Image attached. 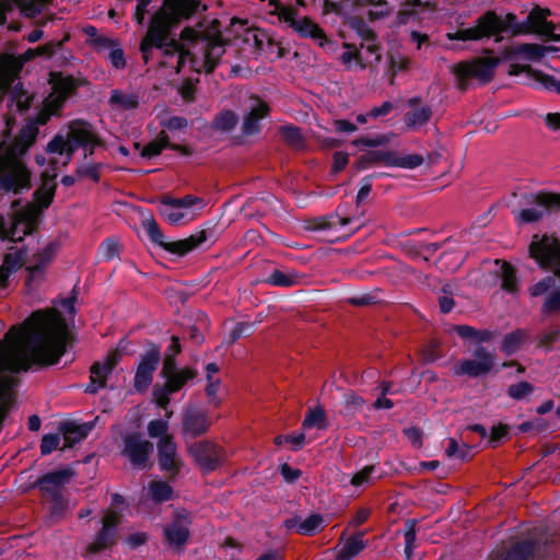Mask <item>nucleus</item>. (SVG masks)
Segmentation results:
<instances>
[{"mask_svg": "<svg viewBox=\"0 0 560 560\" xmlns=\"http://www.w3.org/2000/svg\"><path fill=\"white\" fill-rule=\"evenodd\" d=\"M362 162L366 163L362 167L382 165L387 167L416 168L423 163V156L420 154L400 155L395 151L373 148L362 156Z\"/></svg>", "mask_w": 560, "mask_h": 560, "instance_id": "nucleus-12", "label": "nucleus"}, {"mask_svg": "<svg viewBox=\"0 0 560 560\" xmlns=\"http://www.w3.org/2000/svg\"><path fill=\"white\" fill-rule=\"evenodd\" d=\"M51 2V0H11L14 9L20 10V14L26 19H33Z\"/></svg>", "mask_w": 560, "mask_h": 560, "instance_id": "nucleus-41", "label": "nucleus"}, {"mask_svg": "<svg viewBox=\"0 0 560 560\" xmlns=\"http://www.w3.org/2000/svg\"><path fill=\"white\" fill-rule=\"evenodd\" d=\"M172 394H174V392H171L166 384H164L163 386H154L152 393L154 402L164 410H167V406L170 404V395ZM172 415V411H166L167 418H171Z\"/></svg>", "mask_w": 560, "mask_h": 560, "instance_id": "nucleus-56", "label": "nucleus"}, {"mask_svg": "<svg viewBox=\"0 0 560 560\" xmlns=\"http://www.w3.org/2000/svg\"><path fill=\"white\" fill-rule=\"evenodd\" d=\"M158 459L161 470L176 476L182 468V460L177 453V445L173 436H165L158 442Z\"/></svg>", "mask_w": 560, "mask_h": 560, "instance_id": "nucleus-25", "label": "nucleus"}, {"mask_svg": "<svg viewBox=\"0 0 560 560\" xmlns=\"http://www.w3.org/2000/svg\"><path fill=\"white\" fill-rule=\"evenodd\" d=\"M528 339L526 330L517 329L506 335L501 345V350L505 354L510 355L516 352L521 346Z\"/></svg>", "mask_w": 560, "mask_h": 560, "instance_id": "nucleus-49", "label": "nucleus"}, {"mask_svg": "<svg viewBox=\"0 0 560 560\" xmlns=\"http://www.w3.org/2000/svg\"><path fill=\"white\" fill-rule=\"evenodd\" d=\"M168 144L175 151L183 155H189L192 150L189 144L172 143V142H129V147L117 143L114 149L122 156L132 155V158H147L151 159L159 155Z\"/></svg>", "mask_w": 560, "mask_h": 560, "instance_id": "nucleus-15", "label": "nucleus"}, {"mask_svg": "<svg viewBox=\"0 0 560 560\" xmlns=\"http://www.w3.org/2000/svg\"><path fill=\"white\" fill-rule=\"evenodd\" d=\"M197 372L194 369L184 368L166 377L165 384L168 386L171 392L176 393L180 390L188 381L195 378Z\"/></svg>", "mask_w": 560, "mask_h": 560, "instance_id": "nucleus-50", "label": "nucleus"}, {"mask_svg": "<svg viewBox=\"0 0 560 560\" xmlns=\"http://www.w3.org/2000/svg\"><path fill=\"white\" fill-rule=\"evenodd\" d=\"M139 49L144 63H149L152 59L153 49H159L165 59L176 58L174 68L177 73L182 71L187 61L195 71L200 72V69L197 68L198 58L173 35V30L160 23H149Z\"/></svg>", "mask_w": 560, "mask_h": 560, "instance_id": "nucleus-2", "label": "nucleus"}, {"mask_svg": "<svg viewBox=\"0 0 560 560\" xmlns=\"http://www.w3.org/2000/svg\"><path fill=\"white\" fill-rule=\"evenodd\" d=\"M454 330L463 339H474L477 342H488L494 337V332L488 329H476L468 325H456Z\"/></svg>", "mask_w": 560, "mask_h": 560, "instance_id": "nucleus-47", "label": "nucleus"}, {"mask_svg": "<svg viewBox=\"0 0 560 560\" xmlns=\"http://www.w3.org/2000/svg\"><path fill=\"white\" fill-rule=\"evenodd\" d=\"M26 252L23 249H15L4 255L0 267L4 269L10 276L20 270L25 264Z\"/></svg>", "mask_w": 560, "mask_h": 560, "instance_id": "nucleus-48", "label": "nucleus"}, {"mask_svg": "<svg viewBox=\"0 0 560 560\" xmlns=\"http://www.w3.org/2000/svg\"><path fill=\"white\" fill-rule=\"evenodd\" d=\"M54 105L55 103H49V98L46 97L36 115L32 117L39 127L46 125L52 116L60 115L62 109H57Z\"/></svg>", "mask_w": 560, "mask_h": 560, "instance_id": "nucleus-55", "label": "nucleus"}, {"mask_svg": "<svg viewBox=\"0 0 560 560\" xmlns=\"http://www.w3.org/2000/svg\"><path fill=\"white\" fill-rule=\"evenodd\" d=\"M69 40L70 34L66 33L60 40H50L47 43V45H54V47H51V51L49 54H46V58L51 59L57 68L71 67L75 60L72 51L65 48V44Z\"/></svg>", "mask_w": 560, "mask_h": 560, "instance_id": "nucleus-33", "label": "nucleus"}, {"mask_svg": "<svg viewBox=\"0 0 560 560\" xmlns=\"http://www.w3.org/2000/svg\"><path fill=\"white\" fill-rule=\"evenodd\" d=\"M498 57L477 58L470 62H462L457 66L455 74L458 88L466 90L471 79H478L482 84L489 83L494 77V70L500 63Z\"/></svg>", "mask_w": 560, "mask_h": 560, "instance_id": "nucleus-11", "label": "nucleus"}, {"mask_svg": "<svg viewBox=\"0 0 560 560\" xmlns=\"http://www.w3.org/2000/svg\"><path fill=\"white\" fill-rule=\"evenodd\" d=\"M9 94L10 101L15 104L16 110L20 114L27 112L33 103V96L24 89L20 78L15 80L10 88L5 89L4 96Z\"/></svg>", "mask_w": 560, "mask_h": 560, "instance_id": "nucleus-36", "label": "nucleus"}, {"mask_svg": "<svg viewBox=\"0 0 560 560\" xmlns=\"http://www.w3.org/2000/svg\"><path fill=\"white\" fill-rule=\"evenodd\" d=\"M501 278H502L501 288L504 291H506L509 293H515L517 291V278H516L515 269L511 264H509V262L502 264Z\"/></svg>", "mask_w": 560, "mask_h": 560, "instance_id": "nucleus-54", "label": "nucleus"}, {"mask_svg": "<svg viewBox=\"0 0 560 560\" xmlns=\"http://www.w3.org/2000/svg\"><path fill=\"white\" fill-rule=\"evenodd\" d=\"M50 502V516L55 518L63 517L68 509V500L62 495H58L47 500Z\"/></svg>", "mask_w": 560, "mask_h": 560, "instance_id": "nucleus-63", "label": "nucleus"}, {"mask_svg": "<svg viewBox=\"0 0 560 560\" xmlns=\"http://www.w3.org/2000/svg\"><path fill=\"white\" fill-rule=\"evenodd\" d=\"M269 5L273 8L270 13L276 14L281 22L287 23L292 28L293 22L299 18L298 9L285 5L279 0H269Z\"/></svg>", "mask_w": 560, "mask_h": 560, "instance_id": "nucleus-46", "label": "nucleus"}, {"mask_svg": "<svg viewBox=\"0 0 560 560\" xmlns=\"http://www.w3.org/2000/svg\"><path fill=\"white\" fill-rule=\"evenodd\" d=\"M326 415L324 409L315 408L308 411L305 419L303 420L302 427L303 429H311L313 427H317L318 429H324Z\"/></svg>", "mask_w": 560, "mask_h": 560, "instance_id": "nucleus-57", "label": "nucleus"}, {"mask_svg": "<svg viewBox=\"0 0 560 560\" xmlns=\"http://www.w3.org/2000/svg\"><path fill=\"white\" fill-rule=\"evenodd\" d=\"M207 5L200 0H163L162 5L151 16V23H160L174 30L180 22L192 18L200 11H206Z\"/></svg>", "mask_w": 560, "mask_h": 560, "instance_id": "nucleus-5", "label": "nucleus"}, {"mask_svg": "<svg viewBox=\"0 0 560 560\" xmlns=\"http://www.w3.org/2000/svg\"><path fill=\"white\" fill-rule=\"evenodd\" d=\"M518 23L516 14L512 12L506 13L502 19L495 11L488 10L476 20L474 26L458 28L454 34H448V38L467 42L489 39L495 36V42H500L502 33H510L515 37Z\"/></svg>", "mask_w": 560, "mask_h": 560, "instance_id": "nucleus-4", "label": "nucleus"}, {"mask_svg": "<svg viewBox=\"0 0 560 560\" xmlns=\"http://www.w3.org/2000/svg\"><path fill=\"white\" fill-rule=\"evenodd\" d=\"M549 15V9L534 8L524 21H520L518 27L515 30V37L528 34H537L540 36V32Z\"/></svg>", "mask_w": 560, "mask_h": 560, "instance_id": "nucleus-30", "label": "nucleus"}, {"mask_svg": "<svg viewBox=\"0 0 560 560\" xmlns=\"http://www.w3.org/2000/svg\"><path fill=\"white\" fill-rule=\"evenodd\" d=\"M103 142H48L47 152L51 154L50 163L56 166L58 164L67 165L71 160L74 150L82 145L85 151H92L95 144Z\"/></svg>", "mask_w": 560, "mask_h": 560, "instance_id": "nucleus-26", "label": "nucleus"}, {"mask_svg": "<svg viewBox=\"0 0 560 560\" xmlns=\"http://www.w3.org/2000/svg\"><path fill=\"white\" fill-rule=\"evenodd\" d=\"M92 425L89 423L75 424V423H66L62 425L61 431L65 440V445L67 447H71L74 444L84 440L89 432L91 431Z\"/></svg>", "mask_w": 560, "mask_h": 560, "instance_id": "nucleus-40", "label": "nucleus"}, {"mask_svg": "<svg viewBox=\"0 0 560 560\" xmlns=\"http://www.w3.org/2000/svg\"><path fill=\"white\" fill-rule=\"evenodd\" d=\"M212 422L208 415L201 410L189 409L185 411L183 417V435L184 438H197L208 432Z\"/></svg>", "mask_w": 560, "mask_h": 560, "instance_id": "nucleus-27", "label": "nucleus"}, {"mask_svg": "<svg viewBox=\"0 0 560 560\" xmlns=\"http://www.w3.org/2000/svg\"><path fill=\"white\" fill-rule=\"evenodd\" d=\"M529 256L541 268H549L560 277V241L553 235L535 234L529 244Z\"/></svg>", "mask_w": 560, "mask_h": 560, "instance_id": "nucleus-7", "label": "nucleus"}, {"mask_svg": "<svg viewBox=\"0 0 560 560\" xmlns=\"http://www.w3.org/2000/svg\"><path fill=\"white\" fill-rule=\"evenodd\" d=\"M305 279V275L298 271L276 269L269 275L266 282L273 287L290 288L304 283Z\"/></svg>", "mask_w": 560, "mask_h": 560, "instance_id": "nucleus-37", "label": "nucleus"}, {"mask_svg": "<svg viewBox=\"0 0 560 560\" xmlns=\"http://www.w3.org/2000/svg\"><path fill=\"white\" fill-rule=\"evenodd\" d=\"M269 106L261 101L250 108L248 113L244 115L242 124V132L245 136H255L261 130V121L268 116Z\"/></svg>", "mask_w": 560, "mask_h": 560, "instance_id": "nucleus-31", "label": "nucleus"}, {"mask_svg": "<svg viewBox=\"0 0 560 560\" xmlns=\"http://www.w3.org/2000/svg\"><path fill=\"white\" fill-rule=\"evenodd\" d=\"M69 337L60 312L36 311L23 324L12 326L0 341V371L54 365L65 354Z\"/></svg>", "mask_w": 560, "mask_h": 560, "instance_id": "nucleus-1", "label": "nucleus"}, {"mask_svg": "<svg viewBox=\"0 0 560 560\" xmlns=\"http://www.w3.org/2000/svg\"><path fill=\"white\" fill-rule=\"evenodd\" d=\"M323 522L322 515L312 514L304 521H301L299 517L288 518L284 521V526L288 529L296 528V533L301 535L312 536L323 526Z\"/></svg>", "mask_w": 560, "mask_h": 560, "instance_id": "nucleus-35", "label": "nucleus"}, {"mask_svg": "<svg viewBox=\"0 0 560 560\" xmlns=\"http://www.w3.org/2000/svg\"><path fill=\"white\" fill-rule=\"evenodd\" d=\"M121 522V515L108 510L102 518V527L95 534L93 541L86 547L85 556L98 553L112 549L119 539L118 526Z\"/></svg>", "mask_w": 560, "mask_h": 560, "instance_id": "nucleus-13", "label": "nucleus"}, {"mask_svg": "<svg viewBox=\"0 0 560 560\" xmlns=\"http://www.w3.org/2000/svg\"><path fill=\"white\" fill-rule=\"evenodd\" d=\"M292 30L302 38L314 39L322 48L331 44L323 28L308 16L298 18Z\"/></svg>", "mask_w": 560, "mask_h": 560, "instance_id": "nucleus-28", "label": "nucleus"}, {"mask_svg": "<svg viewBox=\"0 0 560 560\" xmlns=\"http://www.w3.org/2000/svg\"><path fill=\"white\" fill-rule=\"evenodd\" d=\"M345 24L353 30L363 42L376 40V34L370 28L364 19L348 16Z\"/></svg>", "mask_w": 560, "mask_h": 560, "instance_id": "nucleus-51", "label": "nucleus"}, {"mask_svg": "<svg viewBox=\"0 0 560 560\" xmlns=\"http://www.w3.org/2000/svg\"><path fill=\"white\" fill-rule=\"evenodd\" d=\"M54 45H40L36 48H28L23 54L15 56L12 54L4 52L0 56V89L5 92V89L20 78V73L23 70L24 65L27 61L33 60L37 56L46 58V54H49Z\"/></svg>", "mask_w": 560, "mask_h": 560, "instance_id": "nucleus-6", "label": "nucleus"}, {"mask_svg": "<svg viewBox=\"0 0 560 560\" xmlns=\"http://www.w3.org/2000/svg\"><path fill=\"white\" fill-rule=\"evenodd\" d=\"M474 355L475 359H465L458 362L454 368V374L457 376L479 377L488 374L494 366V355L487 351L486 348H477Z\"/></svg>", "mask_w": 560, "mask_h": 560, "instance_id": "nucleus-18", "label": "nucleus"}, {"mask_svg": "<svg viewBox=\"0 0 560 560\" xmlns=\"http://www.w3.org/2000/svg\"><path fill=\"white\" fill-rule=\"evenodd\" d=\"M13 378L0 377V425L7 417L13 399Z\"/></svg>", "mask_w": 560, "mask_h": 560, "instance_id": "nucleus-44", "label": "nucleus"}, {"mask_svg": "<svg viewBox=\"0 0 560 560\" xmlns=\"http://www.w3.org/2000/svg\"><path fill=\"white\" fill-rule=\"evenodd\" d=\"M201 203V200L187 195L183 198H164L161 201L160 213L173 225L180 223L183 220H191L194 215L190 213V209Z\"/></svg>", "mask_w": 560, "mask_h": 560, "instance_id": "nucleus-17", "label": "nucleus"}, {"mask_svg": "<svg viewBox=\"0 0 560 560\" xmlns=\"http://www.w3.org/2000/svg\"><path fill=\"white\" fill-rule=\"evenodd\" d=\"M238 116L230 109L220 112L212 121V128L221 131H230L236 127Z\"/></svg>", "mask_w": 560, "mask_h": 560, "instance_id": "nucleus-52", "label": "nucleus"}, {"mask_svg": "<svg viewBox=\"0 0 560 560\" xmlns=\"http://www.w3.org/2000/svg\"><path fill=\"white\" fill-rule=\"evenodd\" d=\"M364 535L365 532H359L348 538L339 552L340 559L349 560L362 551L365 548V542L363 540Z\"/></svg>", "mask_w": 560, "mask_h": 560, "instance_id": "nucleus-45", "label": "nucleus"}, {"mask_svg": "<svg viewBox=\"0 0 560 560\" xmlns=\"http://www.w3.org/2000/svg\"><path fill=\"white\" fill-rule=\"evenodd\" d=\"M187 453L202 472L214 471L226 460L224 448L210 440L187 444Z\"/></svg>", "mask_w": 560, "mask_h": 560, "instance_id": "nucleus-9", "label": "nucleus"}, {"mask_svg": "<svg viewBox=\"0 0 560 560\" xmlns=\"http://www.w3.org/2000/svg\"><path fill=\"white\" fill-rule=\"evenodd\" d=\"M108 104L116 110H133L139 107L140 97L137 93L114 89L110 91Z\"/></svg>", "mask_w": 560, "mask_h": 560, "instance_id": "nucleus-38", "label": "nucleus"}, {"mask_svg": "<svg viewBox=\"0 0 560 560\" xmlns=\"http://www.w3.org/2000/svg\"><path fill=\"white\" fill-rule=\"evenodd\" d=\"M48 83L51 86V92L47 96L49 103H55V108L62 109L66 102L77 94V90L88 85L89 81L82 75L74 77L62 71H50Z\"/></svg>", "mask_w": 560, "mask_h": 560, "instance_id": "nucleus-10", "label": "nucleus"}, {"mask_svg": "<svg viewBox=\"0 0 560 560\" xmlns=\"http://www.w3.org/2000/svg\"><path fill=\"white\" fill-rule=\"evenodd\" d=\"M190 516L186 511L177 512L171 524L163 529L167 544L176 549L182 548L189 537Z\"/></svg>", "mask_w": 560, "mask_h": 560, "instance_id": "nucleus-24", "label": "nucleus"}, {"mask_svg": "<svg viewBox=\"0 0 560 560\" xmlns=\"http://www.w3.org/2000/svg\"><path fill=\"white\" fill-rule=\"evenodd\" d=\"M560 210V194L539 192L534 196V206L521 210L515 219L517 223H534L539 221L546 213Z\"/></svg>", "mask_w": 560, "mask_h": 560, "instance_id": "nucleus-16", "label": "nucleus"}, {"mask_svg": "<svg viewBox=\"0 0 560 560\" xmlns=\"http://www.w3.org/2000/svg\"><path fill=\"white\" fill-rule=\"evenodd\" d=\"M142 226L153 243L158 244L165 250L179 256L186 255L206 241L205 232H200L199 234L190 235L184 240L167 242L152 215L142 221Z\"/></svg>", "mask_w": 560, "mask_h": 560, "instance_id": "nucleus-8", "label": "nucleus"}, {"mask_svg": "<svg viewBox=\"0 0 560 560\" xmlns=\"http://www.w3.org/2000/svg\"><path fill=\"white\" fill-rule=\"evenodd\" d=\"M26 271L27 277L25 280V285L28 288V290L35 289L45 279L46 269L42 267H35L28 264V266L26 267Z\"/></svg>", "mask_w": 560, "mask_h": 560, "instance_id": "nucleus-59", "label": "nucleus"}, {"mask_svg": "<svg viewBox=\"0 0 560 560\" xmlns=\"http://www.w3.org/2000/svg\"><path fill=\"white\" fill-rule=\"evenodd\" d=\"M149 493L154 502H163L172 498L173 489L165 481H152L149 485Z\"/></svg>", "mask_w": 560, "mask_h": 560, "instance_id": "nucleus-53", "label": "nucleus"}, {"mask_svg": "<svg viewBox=\"0 0 560 560\" xmlns=\"http://www.w3.org/2000/svg\"><path fill=\"white\" fill-rule=\"evenodd\" d=\"M59 249L57 242H50L38 249L30 260V265L47 269Z\"/></svg>", "mask_w": 560, "mask_h": 560, "instance_id": "nucleus-43", "label": "nucleus"}, {"mask_svg": "<svg viewBox=\"0 0 560 560\" xmlns=\"http://www.w3.org/2000/svg\"><path fill=\"white\" fill-rule=\"evenodd\" d=\"M431 117V109L428 107H421L413 109L411 112H408L406 114V121L408 125H423L425 124Z\"/></svg>", "mask_w": 560, "mask_h": 560, "instance_id": "nucleus-60", "label": "nucleus"}, {"mask_svg": "<svg viewBox=\"0 0 560 560\" xmlns=\"http://www.w3.org/2000/svg\"><path fill=\"white\" fill-rule=\"evenodd\" d=\"M542 549L546 546L529 539L509 542L493 550L489 560H541Z\"/></svg>", "mask_w": 560, "mask_h": 560, "instance_id": "nucleus-14", "label": "nucleus"}, {"mask_svg": "<svg viewBox=\"0 0 560 560\" xmlns=\"http://www.w3.org/2000/svg\"><path fill=\"white\" fill-rule=\"evenodd\" d=\"M161 353L158 346L152 345L141 357L138 364L133 386L136 390L142 393L148 389L153 380V373L160 362Z\"/></svg>", "mask_w": 560, "mask_h": 560, "instance_id": "nucleus-21", "label": "nucleus"}, {"mask_svg": "<svg viewBox=\"0 0 560 560\" xmlns=\"http://www.w3.org/2000/svg\"><path fill=\"white\" fill-rule=\"evenodd\" d=\"M529 71L532 73L530 81H533V84H537L547 91H555V85L558 81L557 78L536 69H529Z\"/></svg>", "mask_w": 560, "mask_h": 560, "instance_id": "nucleus-58", "label": "nucleus"}, {"mask_svg": "<svg viewBox=\"0 0 560 560\" xmlns=\"http://www.w3.org/2000/svg\"><path fill=\"white\" fill-rule=\"evenodd\" d=\"M534 390V387L528 382H520L516 384H512L508 388V394L511 398L515 400L523 399L528 396Z\"/></svg>", "mask_w": 560, "mask_h": 560, "instance_id": "nucleus-62", "label": "nucleus"}, {"mask_svg": "<svg viewBox=\"0 0 560 560\" xmlns=\"http://www.w3.org/2000/svg\"><path fill=\"white\" fill-rule=\"evenodd\" d=\"M119 359L118 352L113 351L107 354L103 362H94L90 369V384L86 386L85 393L95 394L104 388L107 377L112 374Z\"/></svg>", "mask_w": 560, "mask_h": 560, "instance_id": "nucleus-23", "label": "nucleus"}, {"mask_svg": "<svg viewBox=\"0 0 560 560\" xmlns=\"http://www.w3.org/2000/svg\"><path fill=\"white\" fill-rule=\"evenodd\" d=\"M34 142H0V189L21 192L31 186V172L23 156Z\"/></svg>", "mask_w": 560, "mask_h": 560, "instance_id": "nucleus-3", "label": "nucleus"}, {"mask_svg": "<svg viewBox=\"0 0 560 560\" xmlns=\"http://www.w3.org/2000/svg\"><path fill=\"white\" fill-rule=\"evenodd\" d=\"M56 173L49 174L47 171L42 174V185L36 194L43 207H48L52 201L56 190Z\"/></svg>", "mask_w": 560, "mask_h": 560, "instance_id": "nucleus-42", "label": "nucleus"}, {"mask_svg": "<svg viewBox=\"0 0 560 560\" xmlns=\"http://www.w3.org/2000/svg\"><path fill=\"white\" fill-rule=\"evenodd\" d=\"M152 450L153 445L137 433L127 434L122 439L121 455L126 457L135 468H145Z\"/></svg>", "mask_w": 560, "mask_h": 560, "instance_id": "nucleus-19", "label": "nucleus"}, {"mask_svg": "<svg viewBox=\"0 0 560 560\" xmlns=\"http://www.w3.org/2000/svg\"><path fill=\"white\" fill-rule=\"evenodd\" d=\"M51 140H101L93 131V127L85 120L75 119L69 122L66 133L62 130L56 133Z\"/></svg>", "mask_w": 560, "mask_h": 560, "instance_id": "nucleus-32", "label": "nucleus"}, {"mask_svg": "<svg viewBox=\"0 0 560 560\" xmlns=\"http://www.w3.org/2000/svg\"><path fill=\"white\" fill-rule=\"evenodd\" d=\"M358 5H366L370 4L373 7L369 11V16L372 20H380L386 15H389L392 8L386 0H353ZM405 4L412 7H420V0H402Z\"/></svg>", "mask_w": 560, "mask_h": 560, "instance_id": "nucleus-39", "label": "nucleus"}, {"mask_svg": "<svg viewBox=\"0 0 560 560\" xmlns=\"http://www.w3.org/2000/svg\"><path fill=\"white\" fill-rule=\"evenodd\" d=\"M224 46L225 43L220 33L212 36L205 35V39H202L201 45V49L203 50V59L201 62L198 60L197 68L200 70L202 68L206 73H212L225 52Z\"/></svg>", "mask_w": 560, "mask_h": 560, "instance_id": "nucleus-22", "label": "nucleus"}, {"mask_svg": "<svg viewBox=\"0 0 560 560\" xmlns=\"http://www.w3.org/2000/svg\"><path fill=\"white\" fill-rule=\"evenodd\" d=\"M100 253L102 257L106 260H110L118 256L119 254V244L114 238H106L100 245Z\"/></svg>", "mask_w": 560, "mask_h": 560, "instance_id": "nucleus-64", "label": "nucleus"}, {"mask_svg": "<svg viewBox=\"0 0 560 560\" xmlns=\"http://www.w3.org/2000/svg\"><path fill=\"white\" fill-rule=\"evenodd\" d=\"M73 477V471L69 468L49 471L43 475L36 481L40 495L44 500H48L63 494L66 485Z\"/></svg>", "mask_w": 560, "mask_h": 560, "instance_id": "nucleus-20", "label": "nucleus"}, {"mask_svg": "<svg viewBox=\"0 0 560 560\" xmlns=\"http://www.w3.org/2000/svg\"><path fill=\"white\" fill-rule=\"evenodd\" d=\"M36 223V213L33 209H26L23 211H20L15 214L12 228L8 231H3V237L10 238L12 241H20L22 240L21 235H16V230L19 225H23V235L30 234Z\"/></svg>", "mask_w": 560, "mask_h": 560, "instance_id": "nucleus-34", "label": "nucleus"}, {"mask_svg": "<svg viewBox=\"0 0 560 560\" xmlns=\"http://www.w3.org/2000/svg\"><path fill=\"white\" fill-rule=\"evenodd\" d=\"M559 47L555 46H544L540 44H517L512 47L510 50L505 52V59H513L514 57H523L529 61H539L544 58L548 52L559 51Z\"/></svg>", "mask_w": 560, "mask_h": 560, "instance_id": "nucleus-29", "label": "nucleus"}, {"mask_svg": "<svg viewBox=\"0 0 560 560\" xmlns=\"http://www.w3.org/2000/svg\"><path fill=\"white\" fill-rule=\"evenodd\" d=\"M148 433L151 438H160L163 440L165 436H173L168 433V423L165 420H152L148 424Z\"/></svg>", "mask_w": 560, "mask_h": 560, "instance_id": "nucleus-61", "label": "nucleus"}]
</instances>
